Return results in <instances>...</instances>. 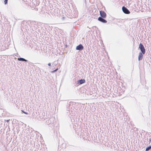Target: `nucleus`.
Instances as JSON below:
<instances>
[{"label":"nucleus","mask_w":151,"mask_h":151,"mask_svg":"<svg viewBox=\"0 0 151 151\" xmlns=\"http://www.w3.org/2000/svg\"><path fill=\"white\" fill-rule=\"evenodd\" d=\"M55 119L54 117H52L46 121V123L47 125L52 124L54 123Z\"/></svg>","instance_id":"nucleus-1"},{"label":"nucleus","mask_w":151,"mask_h":151,"mask_svg":"<svg viewBox=\"0 0 151 151\" xmlns=\"http://www.w3.org/2000/svg\"><path fill=\"white\" fill-rule=\"evenodd\" d=\"M139 48L140 50L141 51V52L143 54H145V50L143 45L142 44L140 43L139 44Z\"/></svg>","instance_id":"nucleus-2"},{"label":"nucleus","mask_w":151,"mask_h":151,"mask_svg":"<svg viewBox=\"0 0 151 151\" xmlns=\"http://www.w3.org/2000/svg\"><path fill=\"white\" fill-rule=\"evenodd\" d=\"M122 10L123 12L126 14H129L130 13V12L129 10L124 6L122 7Z\"/></svg>","instance_id":"nucleus-3"},{"label":"nucleus","mask_w":151,"mask_h":151,"mask_svg":"<svg viewBox=\"0 0 151 151\" xmlns=\"http://www.w3.org/2000/svg\"><path fill=\"white\" fill-rule=\"evenodd\" d=\"M100 14L101 16V17H103V18H105L106 17V14L104 11H100Z\"/></svg>","instance_id":"nucleus-4"},{"label":"nucleus","mask_w":151,"mask_h":151,"mask_svg":"<svg viewBox=\"0 0 151 151\" xmlns=\"http://www.w3.org/2000/svg\"><path fill=\"white\" fill-rule=\"evenodd\" d=\"M83 48V46L81 44H80L76 47V49L77 50H82Z\"/></svg>","instance_id":"nucleus-5"},{"label":"nucleus","mask_w":151,"mask_h":151,"mask_svg":"<svg viewBox=\"0 0 151 151\" xmlns=\"http://www.w3.org/2000/svg\"><path fill=\"white\" fill-rule=\"evenodd\" d=\"M98 20L103 23H106L107 22V21L105 19H104L103 17H99L98 18Z\"/></svg>","instance_id":"nucleus-6"},{"label":"nucleus","mask_w":151,"mask_h":151,"mask_svg":"<svg viewBox=\"0 0 151 151\" xmlns=\"http://www.w3.org/2000/svg\"><path fill=\"white\" fill-rule=\"evenodd\" d=\"M77 82L79 84H81L84 83L85 81L84 79H81L77 81Z\"/></svg>","instance_id":"nucleus-7"},{"label":"nucleus","mask_w":151,"mask_h":151,"mask_svg":"<svg viewBox=\"0 0 151 151\" xmlns=\"http://www.w3.org/2000/svg\"><path fill=\"white\" fill-rule=\"evenodd\" d=\"M143 58L142 53V52H140L139 53L138 56V60L140 61Z\"/></svg>","instance_id":"nucleus-8"},{"label":"nucleus","mask_w":151,"mask_h":151,"mask_svg":"<svg viewBox=\"0 0 151 151\" xmlns=\"http://www.w3.org/2000/svg\"><path fill=\"white\" fill-rule=\"evenodd\" d=\"M17 60L19 61H21L25 62L27 61V60H26L25 59L22 58H18Z\"/></svg>","instance_id":"nucleus-9"},{"label":"nucleus","mask_w":151,"mask_h":151,"mask_svg":"<svg viewBox=\"0 0 151 151\" xmlns=\"http://www.w3.org/2000/svg\"><path fill=\"white\" fill-rule=\"evenodd\" d=\"M151 149V146H150L148 147H147L145 149L146 151H148L150 150Z\"/></svg>","instance_id":"nucleus-10"},{"label":"nucleus","mask_w":151,"mask_h":151,"mask_svg":"<svg viewBox=\"0 0 151 151\" xmlns=\"http://www.w3.org/2000/svg\"><path fill=\"white\" fill-rule=\"evenodd\" d=\"M58 70V68H56V69H55V70H53V71H52L51 72V73H54L56 71Z\"/></svg>","instance_id":"nucleus-11"},{"label":"nucleus","mask_w":151,"mask_h":151,"mask_svg":"<svg viewBox=\"0 0 151 151\" xmlns=\"http://www.w3.org/2000/svg\"><path fill=\"white\" fill-rule=\"evenodd\" d=\"M7 2H8V0H4V3L5 4H6L7 3Z\"/></svg>","instance_id":"nucleus-12"},{"label":"nucleus","mask_w":151,"mask_h":151,"mask_svg":"<svg viewBox=\"0 0 151 151\" xmlns=\"http://www.w3.org/2000/svg\"><path fill=\"white\" fill-rule=\"evenodd\" d=\"M56 65H57L56 64H52V66L53 67H54Z\"/></svg>","instance_id":"nucleus-13"},{"label":"nucleus","mask_w":151,"mask_h":151,"mask_svg":"<svg viewBox=\"0 0 151 151\" xmlns=\"http://www.w3.org/2000/svg\"><path fill=\"white\" fill-rule=\"evenodd\" d=\"M149 143H150L151 142V138H150L149 139Z\"/></svg>","instance_id":"nucleus-14"},{"label":"nucleus","mask_w":151,"mask_h":151,"mask_svg":"<svg viewBox=\"0 0 151 151\" xmlns=\"http://www.w3.org/2000/svg\"><path fill=\"white\" fill-rule=\"evenodd\" d=\"M22 112H23L24 113V114H28V113H27V112H24V111H23L22 110Z\"/></svg>","instance_id":"nucleus-15"},{"label":"nucleus","mask_w":151,"mask_h":151,"mask_svg":"<svg viewBox=\"0 0 151 151\" xmlns=\"http://www.w3.org/2000/svg\"><path fill=\"white\" fill-rule=\"evenodd\" d=\"M51 63H48V66H51Z\"/></svg>","instance_id":"nucleus-16"},{"label":"nucleus","mask_w":151,"mask_h":151,"mask_svg":"<svg viewBox=\"0 0 151 151\" xmlns=\"http://www.w3.org/2000/svg\"><path fill=\"white\" fill-rule=\"evenodd\" d=\"M43 119V117H42V118H41L40 117V119Z\"/></svg>","instance_id":"nucleus-17"},{"label":"nucleus","mask_w":151,"mask_h":151,"mask_svg":"<svg viewBox=\"0 0 151 151\" xmlns=\"http://www.w3.org/2000/svg\"><path fill=\"white\" fill-rule=\"evenodd\" d=\"M64 18V17H63V19Z\"/></svg>","instance_id":"nucleus-18"}]
</instances>
